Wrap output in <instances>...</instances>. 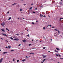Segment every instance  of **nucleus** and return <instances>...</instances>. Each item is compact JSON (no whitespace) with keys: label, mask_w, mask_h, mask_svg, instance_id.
I'll return each mask as SVG.
<instances>
[{"label":"nucleus","mask_w":63,"mask_h":63,"mask_svg":"<svg viewBox=\"0 0 63 63\" xmlns=\"http://www.w3.org/2000/svg\"><path fill=\"white\" fill-rule=\"evenodd\" d=\"M1 34H2V35H4V36H6V37H7V35L6 34H4L3 33H1Z\"/></svg>","instance_id":"nucleus-1"},{"label":"nucleus","mask_w":63,"mask_h":63,"mask_svg":"<svg viewBox=\"0 0 63 63\" xmlns=\"http://www.w3.org/2000/svg\"><path fill=\"white\" fill-rule=\"evenodd\" d=\"M42 56H43V58H45L46 57H47V56L42 55Z\"/></svg>","instance_id":"nucleus-2"},{"label":"nucleus","mask_w":63,"mask_h":63,"mask_svg":"<svg viewBox=\"0 0 63 63\" xmlns=\"http://www.w3.org/2000/svg\"><path fill=\"white\" fill-rule=\"evenodd\" d=\"M22 41L23 42H24V43H25V42H26V40L25 39L23 40H22Z\"/></svg>","instance_id":"nucleus-3"},{"label":"nucleus","mask_w":63,"mask_h":63,"mask_svg":"<svg viewBox=\"0 0 63 63\" xmlns=\"http://www.w3.org/2000/svg\"><path fill=\"white\" fill-rule=\"evenodd\" d=\"M2 60H3L2 58L0 59V63H1V62H2Z\"/></svg>","instance_id":"nucleus-4"},{"label":"nucleus","mask_w":63,"mask_h":63,"mask_svg":"<svg viewBox=\"0 0 63 63\" xmlns=\"http://www.w3.org/2000/svg\"><path fill=\"white\" fill-rule=\"evenodd\" d=\"M16 4H17V3H15L13 4L12 5L13 6H14V5H16Z\"/></svg>","instance_id":"nucleus-5"},{"label":"nucleus","mask_w":63,"mask_h":63,"mask_svg":"<svg viewBox=\"0 0 63 63\" xmlns=\"http://www.w3.org/2000/svg\"><path fill=\"white\" fill-rule=\"evenodd\" d=\"M1 31H3V32H5V30H4V29H1Z\"/></svg>","instance_id":"nucleus-6"},{"label":"nucleus","mask_w":63,"mask_h":63,"mask_svg":"<svg viewBox=\"0 0 63 63\" xmlns=\"http://www.w3.org/2000/svg\"><path fill=\"white\" fill-rule=\"evenodd\" d=\"M7 52H4L3 53V54H6V53H7Z\"/></svg>","instance_id":"nucleus-7"},{"label":"nucleus","mask_w":63,"mask_h":63,"mask_svg":"<svg viewBox=\"0 0 63 63\" xmlns=\"http://www.w3.org/2000/svg\"><path fill=\"white\" fill-rule=\"evenodd\" d=\"M59 3L60 5H62V3H63L62 2H60Z\"/></svg>","instance_id":"nucleus-8"},{"label":"nucleus","mask_w":63,"mask_h":63,"mask_svg":"<svg viewBox=\"0 0 63 63\" xmlns=\"http://www.w3.org/2000/svg\"><path fill=\"white\" fill-rule=\"evenodd\" d=\"M56 49H57L58 50H59L60 49L59 48H56Z\"/></svg>","instance_id":"nucleus-9"},{"label":"nucleus","mask_w":63,"mask_h":63,"mask_svg":"<svg viewBox=\"0 0 63 63\" xmlns=\"http://www.w3.org/2000/svg\"><path fill=\"white\" fill-rule=\"evenodd\" d=\"M26 61V60L24 59V60H22V62H24V61Z\"/></svg>","instance_id":"nucleus-10"},{"label":"nucleus","mask_w":63,"mask_h":63,"mask_svg":"<svg viewBox=\"0 0 63 63\" xmlns=\"http://www.w3.org/2000/svg\"><path fill=\"white\" fill-rule=\"evenodd\" d=\"M10 38L11 39H12V40H14V38L12 37H10Z\"/></svg>","instance_id":"nucleus-11"},{"label":"nucleus","mask_w":63,"mask_h":63,"mask_svg":"<svg viewBox=\"0 0 63 63\" xmlns=\"http://www.w3.org/2000/svg\"><path fill=\"white\" fill-rule=\"evenodd\" d=\"M63 19V18H61L60 19V21L61 19Z\"/></svg>","instance_id":"nucleus-12"},{"label":"nucleus","mask_w":63,"mask_h":63,"mask_svg":"<svg viewBox=\"0 0 63 63\" xmlns=\"http://www.w3.org/2000/svg\"><path fill=\"white\" fill-rule=\"evenodd\" d=\"M32 9V7H30V8L29 9V10H30Z\"/></svg>","instance_id":"nucleus-13"},{"label":"nucleus","mask_w":63,"mask_h":63,"mask_svg":"<svg viewBox=\"0 0 63 63\" xmlns=\"http://www.w3.org/2000/svg\"><path fill=\"white\" fill-rule=\"evenodd\" d=\"M54 51L55 52H58V51H57L56 50H55Z\"/></svg>","instance_id":"nucleus-14"},{"label":"nucleus","mask_w":63,"mask_h":63,"mask_svg":"<svg viewBox=\"0 0 63 63\" xmlns=\"http://www.w3.org/2000/svg\"><path fill=\"white\" fill-rule=\"evenodd\" d=\"M20 11H22V9H20Z\"/></svg>","instance_id":"nucleus-15"},{"label":"nucleus","mask_w":63,"mask_h":63,"mask_svg":"<svg viewBox=\"0 0 63 63\" xmlns=\"http://www.w3.org/2000/svg\"><path fill=\"white\" fill-rule=\"evenodd\" d=\"M43 49H46V47H43Z\"/></svg>","instance_id":"nucleus-16"},{"label":"nucleus","mask_w":63,"mask_h":63,"mask_svg":"<svg viewBox=\"0 0 63 63\" xmlns=\"http://www.w3.org/2000/svg\"><path fill=\"white\" fill-rule=\"evenodd\" d=\"M11 19V17H9V18L8 20H10Z\"/></svg>","instance_id":"nucleus-17"},{"label":"nucleus","mask_w":63,"mask_h":63,"mask_svg":"<svg viewBox=\"0 0 63 63\" xmlns=\"http://www.w3.org/2000/svg\"><path fill=\"white\" fill-rule=\"evenodd\" d=\"M1 25H2V26H4V25H3V23L1 24Z\"/></svg>","instance_id":"nucleus-18"},{"label":"nucleus","mask_w":63,"mask_h":63,"mask_svg":"<svg viewBox=\"0 0 63 63\" xmlns=\"http://www.w3.org/2000/svg\"><path fill=\"white\" fill-rule=\"evenodd\" d=\"M45 29H46V28L45 27H44L43 28L44 30H45Z\"/></svg>","instance_id":"nucleus-19"},{"label":"nucleus","mask_w":63,"mask_h":63,"mask_svg":"<svg viewBox=\"0 0 63 63\" xmlns=\"http://www.w3.org/2000/svg\"><path fill=\"white\" fill-rule=\"evenodd\" d=\"M6 30H8V31H9V30H8V28H6Z\"/></svg>","instance_id":"nucleus-20"},{"label":"nucleus","mask_w":63,"mask_h":63,"mask_svg":"<svg viewBox=\"0 0 63 63\" xmlns=\"http://www.w3.org/2000/svg\"><path fill=\"white\" fill-rule=\"evenodd\" d=\"M37 8H38V7H36V8H35V10H37Z\"/></svg>","instance_id":"nucleus-21"},{"label":"nucleus","mask_w":63,"mask_h":63,"mask_svg":"<svg viewBox=\"0 0 63 63\" xmlns=\"http://www.w3.org/2000/svg\"><path fill=\"white\" fill-rule=\"evenodd\" d=\"M19 61V60H17V62H18Z\"/></svg>","instance_id":"nucleus-22"},{"label":"nucleus","mask_w":63,"mask_h":63,"mask_svg":"<svg viewBox=\"0 0 63 63\" xmlns=\"http://www.w3.org/2000/svg\"><path fill=\"white\" fill-rule=\"evenodd\" d=\"M30 54H34V53H30Z\"/></svg>","instance_id":"nucleus-23"},{"label":"nucleus","mask_w":63,"mask_h":63,"mask_svg":"<svg viewBox=\"0 0 63 63\" xmlns=\"http://www.w3.org/2000/svg\"><path fill=\"white\" fill-rule=\"evenodd\" d=\"M25 57L26 58H28V57H30V56L29 57L26 56Z\"/></svg>","instance_id":"nucleus-24"},{"label":"nucleus","mask_w":63,"mask_h":63,"mask_svg":"<svg viewBox=\"0 0 63 63\" xmlns=\"http://www.w3.org/2000/svg\"><path fill=\"white\" fill-rule=\"evenodd\" d=\"M3 25H4H4H5V24L4 22H3Z\"/></svg>","instance_id":"nucleus-25"},{"label":"nucleus","mask_w":63,"mask_h":63,"mask_svg":"<svg viewBox=\"0 0 63 63\" xmlns=\"http://www.w3.org/2000/svg\"><path fill=\"white\" fill-rule=\"evenodd\" d=\"M31 45H32V44H29V46H31Z\"/></svg>","instance_id":"nucleus-26"},{"label":"nucleus","mask_w":63,"mask_h":63,"mask_svg":"<svg viewBox=\"0 0 63 63\" xmlns=\"http://www.w3.org/2000/svg\"><path fill=\"white\" fill-rule=\"evenodd\" d=\"M58 33H60V32L59 30H58Z\"/></svg>","instance_id":"nucleus-27"},{"label":"nucleus","mask_w":63,"mask_h":63,"mask_svg":"<svg viewBox=\"0 0 63 63\" xmlns=\"http://www.w3.org/2000/svg\"><path fill=\"white\" fill-rule=\"evenodd\" d=\"M54 30L55 31H57V29H55Z\"/></svg>","instance_id":"nucleus-28"},{"label":"nucleus","mask_w":63,"mask_h":63,"mask_svg":"<svg viewBox=\"0 0 63 63\" xmlns=\"http://www.w3.org/2000/svg\"><path fill=\"white\" fill-rule=\"evenodd\" d=\"M14 51V50H11V51Z\"/></svg>","instance_id":"nucleus-29"},{"label":"nucleus","mask_w":63,"mask_h":63,"mask_svg":"<svg viewBox=\"0 0 63 63\" xmlns=\"http://www.w3.org/2000/svg\"><path fill=\"white\" fill-rule=\"evenodd\" d=\"M8 47H9V48H11V47H10L9 46H8Z\"/></svg>","instance_id":"nucleus-30"},{"label":"nucleus","mask_w":63,"mask_h":63,"mask_svg":"<svg viewBox=\"0 0 63 63\" xmlns=\"http://www.w3.org/2000/svg\"><path fill=\"white\" fill-rule=\"evenodd\" d=\"M56 56H58V54H56Z\"/></svg>","instance_id":"nucleus-31"},{"label":"nucleus","mask_w":63,"mask_h":63,"mask_svg":"<svg viewBox=\"0 0 63 63\" xmlns=\"http://www.w3.org/2000/svg\"><path fill=\"white\" fill-rule=\"evenodd\" d=\"M46 60L45 59H44L43 60V62H44L45 61V60Z\"/></svg>","instance_id":"nucleus-32"},{"label":"nucleus","mask_w":63,"mask_h":63,"mask_svg":"<svg viewBox=\"0 0 63 63\" xmlns=\"http://www.w3.org/2000/svg\"><path fill=\"white\" fill-rule=\"evenodd\" d=\"M58 55L59 57H61V55Z\"/></svg>","instance_id":"nucleus-33"},{"label":"nucleus","mask_w":63,"mask_h":63,"mask_svg":"<svg viewBox=\"0 0 63 63\" xmlns=\"http://www.w3.org/2000/svg\"><path fill=\"white\" fill-rule=\"evenodd\" d=\"M32 13H33L34 14H35V12L33 11L32 12Z\"/></svg>","instance_id":"nucleus-34"},{"label":"nucleus","mask_w":63,"mask_h":63,"mask_svg":"<svg viewBox=\"0 0 63 63\" xmlns=\"http://www.w3.org/2000/svg\"><path fill=\"white\" fill-rule=\"evenodd\" d=\"M43 17H46V16L45 15H44L43 16Z\"/></svg>","instance_id":"nucleus-35"},{"label":"nucleus","mask_w":63,"mask_h":63,"mask_svg":"<svg viewBox=\"0 0 63 63\" xmlns=\"http://www.w3.org/2000/svg\"><path fill=\"white\" fill-rule=\"evenodd\" d=\"M32 24H34L35 23H34L32 22Z\"/></svg>","instance_id":"nucleus-36"},{"label":"nucleus","mask_w":63,"mask_h":63,"mask_svg":"<svg viewBox=\"0 0 63 63\" xmlns=\"http://www.w3.org/2000/svg\"><path fill=\"white\" fill-rule=\"evenodd\" d=\"M14 40H15L16 41H17V40L16 39H14Z\"/></svg>","instance_id":"nucleus-37"},{"label":"nucleus","mask_w":63,"mask_h":63,"mask_svg":"<svg viewBox=\"0 0 63 63\" xmlns=\"http://www.w3.org/2000/svg\"><path fill=\"white\" fill-rule=\"evenodd\" d=\"M42 16H43V15H41V16H40V17H42Z\"/></svg>","instance_id":"nucleus-38"},{"label":"nucleus","mask_w":63,"mask_h":63,"mask_svg":"<svg viewBox=\"0 0 63 63\" xmlns=\"http://www.w3.org/2000/svg\"><path fill=\"white\" fill-rule=\"evenodd\" d=\"M14 59H15V58H14L13 59V61H14Z\"/></svg>","instance_id":"nucleus-39"},{"label":"nucleus","mask_w":63,"mask_h":63,"mask_svg":"<svg viewBox=\"0 0 63 63\" xmlns=\"http://www.w3.org/2000/svg\"><path fill=\"white\" fill-rule=\"evenodd\" d=\"M21 44H19V45H18V46H21Z\"/></svg>","instance_id":"nucleus-40"},{"label":"nucleus","mask_w":63,"mask_h":63,"mask_svg":"<svg viewBox=\"0 0 63 63\" xmlns=\"http://www.w3.org/2000/svg\"><path fill=\"white\" fill-rule=\"evenodd\" d=\"M52 27L53 28H54V27Z\"/></svg>","instance_id":"nucleus-41"},{"label":"nucleus","mask_w":63,"mask_h":63,"mask_svg":"<svg viewBox=\"0 0 63 63\" xmlns=\"http://www.w3.org/2000/svg\"><path fill=\"white\" fill-rule=\"evenodd\" d=\"M16 35H19L18 34H16Z\"/></svg>","instance_id":"nucleus-42"},{"label":"nucleus","mask_w":63,"mask_h":63,"mask_svg":"<svg viewBox=\"0 0 63 63\" xmlns=\"http://www.w3.org/2000/svg\"><path fill=\"white\" fill-rule=\"evenodd\" d=\"M7 14H9V11H8L7 13Z\"/></svg>","instance_id":"nucleus-43"},{"label":"nucleus","mask_w":63,"mask_h":63,"mask_svg":"<svg viewBox=\"0 0 63 63\" xmlns=\"http://www.w3.org/2000/svg\"><path fill=\"white\" fill-rule=\"evenodd\" d=\"M23 5L24 6H25V5H26V4H23Z\"/></svg>","instance_id":"nucleus-44"},{"label":"nucleus","mask_w":63,"mask_h":63,"mask_svg":"<svg viewBox=\"0 0 63 63\" xmlns=\"http://www.w3.org/2000/svg\"><path fill=\"white\" fill-rule=\"evenodd\" d=\"M27 36L28 37H29V34H28V35H27Z\"/></svg>","instance_id":"nucleus-45"},{"label":"nucleus","mask_w":63,"mask_h":63,"mask_svg":"<svg viewBox=\"0 0 63 63\" xmlns=\"http://www.w3.org/2000/svg\"><path fill=\"white\" fill-rule=\"evenodd\" d=\"M49 26H50V27H51V25H49Z\"/></svg>","instance_id":"nucleus-46"},{"label":"nucleus","mask_w":63,"mask_h":63,"mask_svg":"<svg viewBox=\"0 0 63 63\" xmlns=\"http://www.w3.org/2000/svg\"><path fill=\"white\" fill-rule=\"evenodd\" d=\"M31 6H32V5H33V4H31Z\"/></svg>","instance_id":"nucleus-47"},{"label":"nucleus","mask_w":63,"mask_h":63,"mask_svg":"<svg viewBox=\"0 0 63 63\" xmlns=\"http://www.w3.org/2000/svg\"><path fill=\"white\" fill-rule=\"evenodd\" d=\"M21 34L22 35L23 34V33L22 32L21 33Z\"/></svg>","instance_id":"nucleus-48"},{"label":"nucleus","mask_w":63,"mask_h":63,"mask_svg":"<svg viewBox=\"0 0 63 63\" xmlns=\"http://www.w3.org/2000/svg\"><path fill=\"white\" fill-rule=\"evenodd\" d=\"M0 39H2V40H3V38H0Z\"/></svg>","instance_id":"nucleus-49"},{"label":"nucleus","mask_w":63,"mask_h":63,"mask_svg":"<svg viewBox=\"0 0 63 63\" xmlns=\"http://www.w3.org/2000/svg\"><path fill=\"white\" fill-rule=\"evenodd\" d=\"M41 63H44V62H41Z\"/></svg>","instance_id":"nucleus-50"},{"label":"nucleus","mask_w":63,"mask_h":63,"mask_svg":"<svg viewBox=\"0 0 63 63\" xmlns=\"http://www.w3.org/2000/svg\"><path fill=\"white\" fill-rule=\"evenodd\" d=\"M61 59H63V58H60Z\"/></svg>","instance_id":"nucleus-51"},{"label":"nucleus","mask_w":63,"mask_h":63,"mask_svg":"<svg viewBox=\"0 0 63 63\" xmlns=\"http://www.w3.org/2000/svg\"><path fill=\"white\" fill-rule=\"evenodd\" d=\"M6 48H8V47H6Z\"/></svg>","instance_id":"nucleus-52"},{"label":"nucleus","mask_w":63,"mask_h":63,"mask_svg":"<svg viewBox=\"0 0 63 63\" xmlns=\"http://www.w3.org/2000/svg\"><path fill=\"white\" fill-rule=\"evenodd\" d=\"M32 41H34V40H33V39H32Z\"/></svg>","instance_id":"nucleus-53"},{"label":"nucleus","mask_w":63,"mask_h":63,"mask_svg":"<svg viewBox=\"0 0 63 63\" xmlns=\"http://www.w3.org/2000/svg\"><path fill=\"white\" fill-rule=\"evenodd\" d=\"M6 42H8V41H7L6 40Z\"/></svg>","instance_id":"nucleus-54"},{"label":"nucleus","mask_w":63,"mask_h":63,"mask_svg":"<svg viewBox=\"0 0 63 63\" xmlns=\"http://www.w3.org/2000/svg\"><path fill=\"white\" fill-rule=\"evenodd\" d=\"M48 52H50V51H48Z\"/></svg>","instance_id":"nucleus-55"},{"label":"nucleus","mask_w":63,"mask_h":63,"mask_svg":"<svg viewBox=\"0 0 63 63\" xmlns=\"http://www.w3.org/2000/svg\"><path fill=\"white\" fill-rule=\"evenodd\" d=\"M40 16H41V14L40 15Z\"/></svg>","instance_id":"nucleus-56"},{"label":"nucleus","mask_w":63,"mask_h":63,"mask_svg":"<svg viewBox=\"0 0 63 63\" xmlns=\"http://www.w3.org/2000/svg\"><path fill=\"white\" fill-rule=\"evenodd\" d=\"M51 41H52V39H51Z\"/></svg>","instance_id":"nucleus-57"},{"label":"nucleus","mask_w":63,"mask_h":63,"mask_svg":"<svg viewBox=\"0 0 63 63\" xmlns=\"http://www.w3.org/2000/svg\"><path fill=\"white\" fill-rule=\"evenodd\" d=\"M17 18L18 19H19V18Z\"/></svg>","instance_id":"nucleus-58"},{"label":"nucleus","mask_w":63,"mask_h":63,"mask_svg":"<svg viewBox=\"0 0 63 63\" xmlns=\"http://www.w3.org/2000/svg\"><path fill=\"white\" fill-rule=\"evenodd\" d=\"M42 6H40V7H42Z\"/></svg>","instance_id":"nucleus-59"},{"label":"nucleus","mask_w":63,"mask_h":63,"mask_svg":"<svg viewBox=\"0 0 63 63\" xmlns=\"http://www.w3.org/2000/svg\"><path fill=\"white\" fill-rule=\"evenodd\" d=\"M62 0H61V1H62Z\"/></svg>","instance_id":"nucleus-60"},{"label":"nucleus","mask_w":63,"mask_h":63,"mask_svg":"<svg viewBox=\"0 0 63 63\" xmlns=\"http://www.w3.org/2000/svg\"><path fill=\"white\" fill-rule=\"evenodd\" d=\"M49 25H48L47 26V27H48Z\"/></svg>","instance_id":"nucleus-61"},{"label":"nucleus","mask_w":63,"mask_h":63,"mask_svg":"<svg viewBox=\"0 0 63 63\" xmlns=\"http://www.w3.org/2000/svg\"><path fill=\"white\" fill-rule=\"evenodd\" d=\"M49 16V17H50V16Z\"/></svg>","instance_id":"nucleus-62"},{"label":"nucleus","mask_w":63,"mask_h":63,"mask_svg":"<svg viewBox=\"0 0 63 63\" xmlns=\"http://www.w3.org/2000/svg\"><path fill=\"white\" fill-rule=\"evenodd\" d=\"M36 22H38V21H36Z\"/></svg>","instance_id":"nucleus-63"},{"label":"nucleus","mask_w":63,"mask_h":63,"mask_svg":"<svg viewBox=\"0 0 63 63\" xmlns=\"http://www.w3.org/2000/svg\"><path fill=\"white\" fill-rule=\"evenodd\" d=\"M58 63H60L58 62Z\"/></svg>","instance_id":"nucleus-64"}]
</instances>
